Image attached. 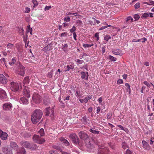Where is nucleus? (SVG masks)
I'll return each instance as SVG.
<instances>
[{
    "instance_id": "51",
    "label": "nucleus",
    "mask_w": 154,
    "mask_h": 154,
    "mask_svg": "<svg viewBox=\"0 0 154 154\" xmlns=\"http://www.w3.org/2000/svg\"><path fill=\"white\" fill-rule=\"evenodd\" d=\"M140 42H145V41L147 40V39L145 37H143L140 39H139Z\"/></svg>"
},
{
    "instance_id": "56",
    "label": "nucleus",
    "mask_w": 154,
    "mask_h": 154,
    "mask_svg": "<svg viewBox=\"0 0 154 154\" xmlns=\"http://www.w3.org/2000/svg\"><path fill=\"white\" fill-rule=\"evenodd\" d=\"M76 62L79 64H81L84 62V61L83 60H80L79 59H77Z\"/></svg>"
},
{
    "instance_id": "47",
    "label": "nucleus",
    "mask_w": 154,
    "mask_h": 154,
    "mask_svg": "<svg viewBox=\"0 0 154 154\" xmlns=\"http://www.w3.org/2000/svg\"><path fill=\"white\" fill-rule=\"evenodd\" d=\"M64 21L66 22H69L70 21V18L69 17H65L64 19Z\"/></svg>"
},
{
    "instance_id": "15",
    "label": "nucleus",
    "mask_w": 154,
    "mask_h": 154,
    "mask_svg": "<svg viewBox=\"0 0 154 154\" xmlns=\"http://www.w3.org/2000/svg\"><path fill=\"white\" fill-rule=\"evenodd\" d=\"M0 98L2 100L4 99L7 98L6 92L2 89L0 90Z\"/></svg>"
},
{
    "instance_id": "24",
    "label": "nucleus",
    "mask_w": 154,
    "mask_h": 154,
    "mask_svg": "<svg viewBox=\"0 0 154 154\" xmlns=\"http://www.w3.org/2000/svg\"><path fill=\"white\" fill-rule=\"evenodd\" d=\"M60 140L66 146H69V143L68 141L63 138H61Z\"/></svg>"
},
{
    "instance_id": "43",
    "label": "nucleus",
    "mask_w": 154,
    "mask_h": 154,
    "mask_svg": "<svg viewBox=\"0 0 154 154\" xmlns=\"http://www.w3.org/2000/svg\"><path fill=\"white\" fill-rule=\"evenodd\" d=\"M49 154H57V151L56 150H51L49 151Z\"/></svg>"
},
{
    "instance_id": "22",
    "label": "nucleus",
    "mask_w": 154,
    "mask_h": 154,
    "mask_svg": "<svg viewBox=\"0 0 154 154\" xmlns=\"http://www.w3.org/2000/svg\"><path fill=\"white\" fill-rule=\"evenodd\" d=\"M73 69V67L72 65H68L67 66L64 67V71L65 72H66L67 71H69L71 69Z\"/></svg>"
},
{
    "instance_id": "35",
    "label": "nucleus",
    "mask_w": 154,
    "mask_h": 154,
    "mask_svg": "<svg viewBox=\"0 0 154 154\" xmlns=\"http://www.w3.org/2000/svg\"><path fill=\"white\" fill-rule=\"evenodd\" d=\"M19 33L20 34V35H23L24 34V29H23V28L20 27L19 28Z\"/></svg>"
},
{
    "instance_id": "59",
    "label": "nucleus",
    "mask_w": 154,
    "mask_h": 154,
    "mask_svg": "<svg viewBox=\"0 0 154 154\" xmlns=\"http://www.w3.org/2000/svg\"><path fill=\"white\" fill-rule=\"evenodd\" d=\"M123 83V80L122 79H119L117 81V83L119 85H120L122 84Z\"/></svg>"
},
{
    "instance_id": "46",
    "label": "nucleus",
    "mask_w": 154,
    "mask_h": 154,
    "mask_svg": "<svg viewBox=\"0 0 154 154\" xmlns=\"http://www.w3.org/2000/svg\"><path fill=\"white\" fill-rule=\"evenodd\" d=\"M134 6L135 9H138L140 6V3L139 2L137 3L134 5Z\"/></svg>"
},
{
    "instance_id": "9",
    "label": "nucleus",
    "mask_w": 154,
    "mask_h": 154,
    "mask_svg": "<svg viewBox=\"0 0 154 154\" xmlns=\"http://www.w3.org/2000/svg\"><path fill=\"white\" fill-rule=\"evenodd\" d=\"M3 110L5 111L10 110L12 108V105L10 103H7L3 105Z\"/></svg>"
},
{
    "instance_id": "44",
    "label": "nucleus",
    "mask_w": 154,
    "mask_h": 154,
    "mask_svg": "<svg viewBox=\"0 0 154 154\" xmlns=\"http://www.w3.org/2000/svg\"><path fill=\"white\" fill-rule=\"evenodd\" d=\"M143 83L144 84V85L147 86V87H149V88H150V87L151 86L150 83L147 82L146 81H144Z\"/></svg>"
},
{
    "instance_id": "8",
    "label": "nucleus",
    "mask_w": 154,
    "mask_h": 154,
    "mask_svg": "<svg viewBox=\"0 0 154 154\" xmlns=\"http://www.w3.org/2000/svg\"><path fill=\"white\" fill-rule=\"evenodd\" d=\"M78 135L80 138L83 140H86L89 137L88 134L84 131H81L79 132Z\"/></svg>"
},
{
    "instance_id": "3",
    "label": "nucleus",
    "mask_w": 154,
    "mask_h": 154,
    "mask_svg": "<svg viewBox=\"0 0 154 154\" xmlns=\"http://www.w3.org/2000/svg\"><path fill=\"white\" fill-rule=\"evenodd\" d=\"M33 141L39 144H42L45 142L44 139L41 137L39 135L35 134L33 137Z\"/></svg>"
},
{
    "instance_id": "36",
    "label": "nucleus",
    "mask_w": 154,
    "mask_h": 154,
    "mask_svg": "<svg viewBox=\"0 0 154 154\" xmlns=\"http://www.w3.org/2000/svg\"><path fill=\"white\" fill-rule=\"evenodd\" d=\"M94 45L93 44H83V46L85 48H90L93 46Z\"/></svg>"
},
{
    "instance_id": "62",
    "label": "nucleus",
    "mask_w": 154,
    "mask_h": 154,
    "mask_svg": "<svg viewBox=\"0 0 154 154\" xmlns=\"http://www.w3.org/2000/svg\"><path fill=\"white\" fill-rule=\"evenodd\" d=\"M27 28L28 29V32H29L30 31L32 30V28L31 27L30 25H28Z\"/></svg>"
},
{
    "instance_id": "37",
    "label": "nucleus",
    "mask_w": 154,
    "mask_h": 154,
    "mask_svg": "<svg viewBox=\"0 0 154 154\" xmlns=\"http://www.w3.org/2000/svg\"><path fill=\"white\" fill-rule=\"evenodd\" d=\"M108 58L110 60L112 61H115L116 60V57H113L112 56H111V55L109 56Z\"/></svg>"
},
{
    "instance_id": "55",
    "label": "nucleus",
    "mask_w": 154,
    "mask_h": 154,
    "mask_svg": "<svg viewBox=\"0 0 154 154\" xmlns=\"http://www.w3.org/2000/svg\"><path fill=\"white\" fill-rule=\"evenodd\" d=\"M95 37L97 38V40L98 41L99 40V32H96L95 34L94 35Z\"/></svg>"
},
{
    "instance_id": "19",
    "label": "nucleus",
    "mask_w": 154,
    "mask_h": 154,
    "mask_svg": "<svg viewBox=\"0 0 154 154\" xmlns=\"http://www.w3.org/2000/svg\"><path fill=\"white\" fill-rule=\"evenodd\" d=\"M112 52L114 54L121 55V51L119 49H114L112 50Z\"/></svg>"
},
{
    "instance_id": "34",
    "label": "nucleus",
    "mask_w": 154,
    "mask_h": 154,
    "mask_svg": "<svg viewBox=\"0 0 154 154\" xmlns=\"http://www.w3.org/2000/svg\"><path fill=\"white\" fill-rule=\"evenodd\" d=\"M111 38V36L108 35H106L104 36V39L107 42L108 40Z\"/></svg>"
},
{
    "instance_id": "57",
    "label": "nucleus",
    "mask_w": 154,
    "mask_h": 154,
    "mask_svg": "<svg viewBox=\"0 0 154 154\" xmlns=\"http://www.w3.org/2000/svg\"><path fill=\"white\" fill-rule=\"evenodd\" d=\"M32 2L34 5L33 6V7L37 6L38 5V3L36 0H33Z\"/></svg>"
},
{
    "instance_id": "30",
    "label": "nucleus",
    "mask_w": 154,
    "mask_h": 154,
    "mask_svg": "<svg viewBox=\"0 0 154 154\" xmlns=\"http://www.w3.org/2000/svg\"><path fill=\"white\" fill-rule=\"evenodd\" d=\"M23 137L26 138H28L31 136V134L28 132H25L23 134Z\"/></svg>"
},
{
    "instance_id": "14",
    "label": "nucleus",
    "mask_w": 154,
    "mask_h": 154,
    "mask_svg": "<svg viewBox=\"0 0 154 154\" xmlns=\"http://www.w3.org/2000/svg\"><path fill=\"white\" fill-rule=\"evenodd\" d=\"M7 79L6 77L2 74L0 75V82L2 84H5L7 82Z\"/></svg>"
},
{
    "instance_id": "48",
    "label": "nucleus",
    "mask_w": 154,
    "mask_h": 154,
    "mask_svg": "<svg viewBox=\"0 0 154 154\" xmlns=\"http://www.w3.org/2000/svg\"><path fill=\"white\" fill-rule=\"evenodd\" d=\"M125 154H133V153L130 149H127L126 151Z\"/></svg>"
},
{
    "instance_id": "58",
    "label": "nucleus",
    "mask_w": 154,
    "mask_h": 154,
    "mask_svg": "<svg viewBox=\"0 0 154 154\" xmlns=\"http://www.w3.org/2000/svg\"><path fill=\"white\" fill-rule=\"evenodd\" d=\"M117 127H118L119 128H120L121 130H123L126 131L125 129H124V127L121 125H117Z\"/></svg>"
},
{
    "instance_id": "29",
    "label": "nucleus",
    "mask_w": 154,
    "mask_h": 154,
    "mask_svg": "<svg viewBox=\"0 0 154 154\" xmlns=\"http://www.w3.org/2000/svg\"><path fill=\"white\" fill-rule=\"evenodd\" d=\"M76 14L75 13H69L68 15H75L74 16L76 17V18H78L79 19H81L82 18V16L79 15V14Z\"/></svg>"
},
{
    "instance_id": "40",
    "label": "nucleus",
    "mask_w": 154,
    "mask_h": 154,
    "mask_svg": "<svg viewBox=\"0 0 154 154\" xmlns=\"http://www.w3.org/2000/svg\"><path fill=\"white\" fill-rule=\"evenodd\" d=\"M14 47V45L13 44H11V43H8V44L7 48L8 49H12Z\"/></svg>"
},
{
    "instance_id": "20",
    "label": "nucleus",
    "mask_w": 154,
    "mask_h": 154,
    "mask_svg": "<svg viewBox=\"0 0 154 154\" xmlns=\"http://www.w3.org/2000/svg\"><path fill=\"white\" fill-rule=\"evenodd\" d=\"M52 49L51 45L49 44L45 47L43 49V51L45 52L50 51Z\"/></svg>"
},
{
    "instance_id": "27",
    "label": "nucleus",
    "mask_w": 154,
    "mask_h": 154,
    "mask_svg": "<svg viewBox=\"0 0 154 154\" xmlns=\"http://www.w3.org/2000/svg\"><path fill=\"white\" fill-rule=\"evenodd\" d=\"M29 76H27L25 77L23 80V84H27L29 83Z\"/></svg>"
},
{
    "instance_id": "52",
    "label": "nucleus",
    "mask_w": 154,
    "mask_h": 154,
    "mask_svg": "<svg viewBox=\"0 0 154 154\" xmlns=\"http://www.w3.org/2000/svg\"><path fill=\"white\" fill-rule=\"evenodd\" d=\"M53 72V71L52 70L50 72H48V76L49 77L51 78L52 77Z\"/></svg>"
},
{
    "instance_id": "49",
    "label": "nucleus",
    "mask_w": 154,
    "mask_h": 154,
    "mask_svg": "<svg viewBox=\"0 0 154 154\" xmlns=\"http://www.w3.org/2000/svg\"><path fill=\"white\" fill-rule=\"evenodd\" d=\"M149 16V14L147 13H144L142 16L144 18H146Z\"/></svg>"
},
{
    "instance_id": "17",
    "label": "nucleus",
    "mask_w": 154,
    "mask_h": 154,
    "mask_svg": "<svg viewBox=\"0 0 154 154\" xmlns=\"http://www.w3.org/2000/svg\"><path fill=\"white\" fill-rule=\"evenodd\" d=\"M87 76L86 75V73L84 72H82L80 74L81 75V78L82 79H85L86 80H88L89 76L88 73V72H86Z\"/></svg>"
},
{
    "instance_id": "25",
    "label": "nucleus",
    "mask_w": 154,
    "mask_h": 154,
    "mask_svg": "<svg viewBox=\"0 0 154 154\" xmlns=\"http://www.w3.org/2000/svg\"><path fill=\"white\" fill-rule=\"evenodd\" d=\"M85 146L89 149H92L94 148L93 145H91L90 142L85 143Z\"/></svg>"
},
{
    "instance_id": "41",
    "label": "nucleus",
    "mask_w": 154,
    "mask_h": 154,
    "mask_svg": "<svg viewBox=\"0 0 154 154\" xmlns=\"http://www.w3.org/2000/svg\"><path fill=\"white\" fill-rule=\"evenodd\" d=\"M133 17L135 21L138 20L140 18V17L139 15L138 14H137L134 15Z\"/></svg>"
},
{
    "instance_id": "64",
    "label": "nucleus",
    "mask_w": 154,
    "mask_h": 154,
    "mask_svg": "<svg viewBox=\"0 0 154 154\" xmlns=\"http://www.w3.org/2000/svg\"><path fill=\"white\" fill-rule=\"evenodd\" d=\"M111 116V114L110 113H108L107 114L106 117L107 119H109Z\"/></svg>"
},
{
    "instance_id": "2",
    "label": "nucleus",
    "mask_w": 154,
    "mask_h": 154,
    "mask_svg": "<svg viewBox=\"0 0 154 154\" xmlns=\"http://www.w3.org/2000/svg\"><path fill=\"white\" fill-rule=\"evenodd\" d=\"M17 68L15 70V73L18 75L23 76L25 74V67L19 62H17Z\"/></svg>"
},
{
    "instance_id": "32",
    "label": "nucleus",
    "mask_w": 154,
    "mask_h": 154,
    "mask_svg": "<svg viewBox=\"0 0 154 154\" xmlns=\"http://www.w3.org/2000/svg\"><path fill=\"white\" fill-rule=\"evenodd\" d=\"M38 133L40 134L41 136H43L45 135L44 129L42 128L40 129L38 131Z\"/></svg>"
},
{
    "instance_id": "12",
    "label": "nucleus",
    "mask_w": 154,
    "mask_h": 154,
    "mask_svg": "<svg viewBox=\"0 0 154 154\" xmlns=\"http://www.w3.org/2000/svg\"><path fill=\"white\" fill-rule=\"evenodd\" d=\"M142 143L143 149L146 150L147 151L150 149L151 147L148 143L144 140H143Z\"/></svg>"
},
{
    "instance_id": "21",
    "label": "nucleus",
    "mask_w": 154,
    "mask_h": 154,
    "mask_svg": "<svg viewBox=\"0 0 154 154\" xmlns=\"http://www.w3.org/2000/svg\"><path fill=\"white\" fill-rule=\"evenodd\" d=\"M10 146L12 148L17 149L18 148V146L16 143L13 142H11L10 143Z\"/></svg>"
},
{
    "instance_id": "33",
    "label": "nucleus",
    "mask_w": 154,
    "mask_h": 154,
    "mask_svg": "<svg viewBox=\"0 0 154 154\" xmlns=\"http://www.w3.org/2000/svg\"><path fill=\"white\" fill-rule=\"evenodd\" d=\"M122 148L124 149H125L127 148H128V146L125 142H123L122 143Z\"/></svg>"
},
{
    "instance_id": "6",
    "label": "nucleus",
    "mask_w": 154,
    "mask_h": 154,
    "mask_svg": "<svg viewBox=\"0 0 154 154\" xmlns=\"http://www.w3.org/2000/svg\"><path fill=\"white\" fill-rule=\"evenodd\" d=\"M20 144L25 148H30L31 149H35L36 148V146L34 144L33 146H32L31 144L28 141H22L20 142Z\"/></svg>"
},
{
    "instance_id": "5",
    "label": "nucleus",
    "mask_w": 154,
    "mask_h": 154,
    "mask_svg": "<svg viewBox=\"0 0 154 154\" xmlns=\"http://www.w3.org/2000/svg\"><path fill=\"white\" fill-rule=\"evenodd\" d=\"M32 99L34 103L36 104L40 103L42 100L41 97L36 93H34L33 94Z\"/></svg>"
},
{
    "instance_id": "7",
    "label": "nucleus",
    "mask_w": 154,
    "mask_h": 154,
    "mask_svg": "<svg viewBox=\"0 0 154 154\" xmlns=\"http://www.w3.org/2000/svg\"><path fill=\"white\" fill-rule=\"evenodd\" d=\"M10 88L14 92L17 91L19 88V85L17 82H12L10 83Z\"/></svg>"
},
{
    "instance_id": "1",
    "label": "nucleus",
    "mask_w": 154,
    "mask_h": 154,
    "mask_svg": "<svg viewBox=\"0 0 154 154\" xmlns=\"http://www.w3.org/2000/svg\"><path fill=\"white\" fill-rule=\"evenodd\" d=\"M43 115L42 112L40 109L35 110L31 116V120L34 124H36L40 121Z\"/></svg>"
},
{
    "instance_id": "11",
    "label": "nucleus",
    "mask_w": 154,
    "mask_h": 154,
    "mask_svg": "<svg viewBox=\"0 0 154 154\" xmlns=\"http://www.w3.org/2000/svg\"><path fill=\"white\" fill-rule=\"evenodd\" d=\"M109 153V149L106 147L100 148L98 150L99 154H108Z\"/></svg>"
},
{
    "instance_id": "53",
    "label": "nucleus",
    "mask_w": 154,
    "mask_h": 154,
    "mask_svg": "<svg viewBox=\"0 0 154 154\" xmlns=\"http://www.w3.org/2000/svg\"><path fill=\"white\" fill-rule=\"evenodd\" d=\"M76 24H77L78 26H82V22L80 20H78L76 21Z\"/></svg>"
},
{
    "instance_id": "4",
    "label": "nucleus",
    "mask_w": 154,
    "mask_h": 154,
    "mask_svg": "<svg viewBox=\"0 0 154 154\" xmlns=\"http://www.w3.org/2000/svg\"><path fill=\"white\" fill-rule=\"evenodd\" d=\"M69 137L74 144L75 145L79 144V140L75 134L72 133L69 135Z\"/></svg>"
},
{
    "instance_id": "60",
    "label": "nucleus",
    "mask_w": 154,
    "mask_h": 154,
    "mask_svg": "<svg viewBox=\"0 0 154 154\" xmlns=\"http://www.w3.org/2000/svg\"><path fill=\"white\" fill-rule=\"evenodd\" d=\"M109 146L112 149H114L115 146L113 144H112L111 143H109Z\"/></svg>"
},
{
    "instance_id": "61",
    "label": "nucleus",
    "mask_w": 154,
    "mask_h": 154,
    "mask_svg": "<svg viewBox=\"0 0 154 154\" xmlns=\"http://www.w3.org/2000/svg\"><path fill=\"white\" fill-rule=\"evenodd\" d=\"M92 19L94 20V23L96 22L98 24L100 23V21L99 20H96L95 18L93 17Z\"/></svg>"
},
{
    "instance_id": "18",
    "label": "nucleus",
    "mask_w": 154,
    "mask_h": 154,
    "mask_svg": "<svg viewBox=\"0 0 154 154\" xmlns=\"http://www.w3.org/2000/svg\"><path fill=\"white\" fill-rule=\"evenodd\" d=\"M23 94L26 96L28 98H29L30 97V92L26 88H25L23 89Z\"/></svg>"
},
{
    "instance_id": "54",
    "label": "nucleus",
    "mask_w": 154,
    "mask_h": 154,
    "mask_svg": "<svg viewBox=\"0 0 154 154\" xmlns=\"http://www.w3.org/2000/svg\"><path fill=\"white\" fill-rule=\"evenodd\" d=\"M76 30V27L74 26H73L72 28L70 29V32L71 33H72Z\"/></svg>"
},
{
    "instance_id": "13",
    "label": "nucleus",
    "mask_w": 154,
    "mask_h": 154,
    "mask_svg": "<svg viewBox=\"0 0 154 154\" xmlns=\"http://www.w3.org/2000/svg\"><path fill=\"white\" fill-rule=\"evenodd\" d=\"M2 151L4 154H12V150L8 147H4L2 148Z\"/></svg>"
},
{
    "instance_id": "23",
    "label": "nucleus",
    "mask_w": 154,
    "mask_h": 154,
    "mask_svg": "<svg viewBox=\"0 0 154 154\" xmlns=\"http://www.w3.org/2000/svg\"><path fill=\"white\" fill-rule=\"evenodd\" d=\"M2 136L1 137L3 140H6L7 139V137L8 136V134L5 132H3L2 134Z\"/></svg>"
},
{
    "instance_id": "39",
    "label": "nucleus",
    "mask_w": 154,
    "mask_h": 154,
    "mask_svg": "<svg viewBox=\"0 0 154 154\" xmlns=\"http://www.w3.org/2000/svg\"><path fill=\"white\" fill-rule=\"evenodd\" d=\"M16 59L15 57H13L12 60L11 62L9 63V64L11 65L14 64L16 62Z\"/></svg>"
},
{
    "instance_id": "38",
    "label": "nucleus",
    "mask_w": 154,
    "mask_h": 154,
    "mask_svg": "<svg viewBox=\"0 0 154 154\" xmlns=\"http://www.w3.org/2000/svg\"><path fill=\"white\" fill-rule=\"evenodd\" d=\"M43 100L44 104L46 105H47L49 103V99H48L47 97L44 98L43 99Z\"/></svg>"
},
{
    "instance_id": "31",
    "label": "nucleus",
    "mask_w": 154,
    "mask_h": 154,
    "mask_svg": "<svg viewBox=\"0 0 154 154\" xmlns=\"http://www.w3.org/2000/svg\"><path fill=\"white\" fill-rule=\"evenodd\" d=\"M89 131L93 134H98L100 133V131H96L94 129H91L89 130Z\"/></svg>"
},
{
    "instance_id": "28",
    "label": "nucleus",
    "mask_w": 154,
    "mask_h": 154,
    "mask_svg": "<svg viewBox=\"0 0 154 154\" xmlns=\"http://www.w3.org/2000/svg\"><path fill=\"white\" fill-rule=\"evenodd\" d=\"M79 100L80 102L82 103H86L88 102V100H87V98L86 97L83 99H79Z\"/></svg>"
},
{
    "instance_id": "10",
    "label": "nucleus",
    "mask_w": 154,
    "mask_h": 154,
    "mask_svg": "<svg viewBox=\"0 0 154 154\" xmlns=\"http://www.w3.org/2000/svg\"><path fill=\"white\" fill-rule=\"evenodd\" d=\"M133 21V19L131 17L129 16L127 17L126 20L124 22V24L126 26H124L123 28H125L126 26L130 24Z\"/></svg>"
},
{
    "instance_id": "16",
    "label": "nucleus",
    "mask_w": 154,
    "mask_h": 154,
    "mask_svg": "<svg viewBox=\"0 0 154 154\" xmlns=\"http://www.w3.org/2000/svg\"><path fill=\"white\" fill-rule=\"evenodd\" d=\"M19 101L20 103L24 105H26L28 103V100L24 97L20 98Z\"/></svg>"
},
{
    "instance_id": "63",
    "label": "nucleus",
    "mask_w": 154,
    "mask_h": 154,
    "mask_svg": "<svg viewBox=\"0 0 154 154\" xmlns=\"http://www.w3.org/2000/svg\"><path fill=\"white\" fill-rule=\"evenodd\" d=\"M58 29L59 30H62L63 31H64L65 30L62 29V25H59Z\"/></svg>"
},
{
    "instance_id": "45",
    "label": "nucleus",
    "mask_w": 154,
    "mask_h": 154,
    "mask_svg": "<svg viewBox=\"0 0 154 154\" xmlns=\"http://www.w3.org/2000/svg\"><path fill=\"white\" fill-rule=\"evenodd\" d=\"M50 108H46L45 109V112L46 113L45 115L48 116L49 114V110H50Z\"/></svg>"
},
{
    "instance_id": "42",
    "label": "nucleus",
    "mask_w": 154,
    "mask_h": 154,
    "mask_svg": "<svg viewBox=\"0 0 154 154\" xmlns=\"http://www.w3.org/2000/svg\"><path fill=\"white\" fill-rule=\"evenodd\" d=\"M103 24H106V26H102L101 27H100L99 29V30H102L103 29H104L108 27H109V26H110V25H108L107 24H106V23H103Z\"/></svg>"
},
{
    "instance_id": "26",
    "label": "nucleus",
    "mask_w": 154,
    "mask_h": 154,
    "mask_svg": "<svg viewBox=\"0 0 154 154\" xmlns=\"http://www.w3.org/2000/svg\"><path fill=\"white\" fill-rule=\"evenodd\" d=\"M26 152L24 148H21L17 152V154H26Z\"/></svg>"
},
{
    "instance_id": "50",
    "label": "nucleus",
    "mask_w": 154,
    "mask_h": 154,
    "mask_svg": "<svg viewBox=\"0 0 154 154\" xmlns=\"http://www.w3.org/2000/svg\"><path fill=\"white\" fill-rule=\"evenodd\" d=\"M68 34L67 32H65L62 33L60 35V36L61 37H66Z\"/></svg>"
}]
</instances>
